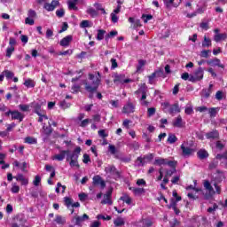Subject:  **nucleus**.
<instances>
[{"mask_svg": "<svg viewBox=\"0 0 227 227\" xmlns=\"http://www.w3.org/2000/svg\"><path fill=\"white\" fill-rule=\"evenodd\" d=\"M82 149L81 147L77 146L70 154V150H60L59 153L55 154L52 156V160H59L61 162L65 160L67 157V160H70L69 166L71 168H79V155H81Z\"/></svg>", "mask_w": 227, "mask_h": 227, "instance_id": "obj_1", "label": "nucleus"}, {"mask_svg": "<svg viewBox=\"0 0 227 227\" xmlns=\"http://www.w3.org/2000/svg\"><path fill=\"white\" fill-rule=\"evenodd\" d=\"M100 82H102V74H100V72H97L96 74L90 73L88 79L83 81L84 90L90 93L89 98H93V93H97Z\"/></svg>", "mask_w": 227, "mask_h": 227, "instance_id": "obj_2", "label": "nucleus"}, {"mask_svg": "<svg viewBox=\"0 0 227 227\" xmlns=\"http://www.w3.org/2000/svg\"><path fill=\"white\" fill-rule=\"evenodd\" d=\"M147 93L148 87L146 86V83L140 84L138 90L135 91V95L139 98L141 106H144L145 107H148L150 105V102L146 101Z\"/></svg>", "mask_w": 227, "mask_h": 227, "instance_id": "obj_3", "label": "nucleus"}, {"mask_svg": "<svg viewBox=\"0 0 227 227\" xmlns=\"http://www.w3.org/2000/svg\"><path fill=\"white\" fill-rule=\"evenodd\" d=\"M105 171L106 175H113L114 176L120 178V172L114 165H108L107 167H106Z\"/></svg>", "mask_w": 227, "mask_h": 227, "instance_id": "obj_4", "label": "nucleus"}, {"mask_svg": "<svg viewBox=\"0 0 227 227\" xmlns=\"http://www.w3.org/2000/svg\"><path fill=\"white\" fill-rule=\"evenodd\" d=\"M58 6H59V1L52 0L51 4L44 3L43 8L47 12H54V10H56V8H58Z\"/></svg>", "mask_w": 227, "mask_h": 227, "instance_id": "obj_5", "label": "nucleus"}, {"mask_svg": "<svg viewBox=\"0 0 227 227\" xmlns=\"http://www.w3.org/2000/svg\"><path fill=\"white\" fill-rule=\"evenodd\" d=\"M204 188L206 189L207 195L206 198H212L214 194H215V191H214V187H212V184L209 181L206 180L204 181Z\"/></svg>", "mask_w": 227, "mask_h": 227, "instance_id": "obj_6", "label": "nucleus"}, {"mask_svg": "<svg viewBox=\"0 0 227 227\" xmlns=\"http://www.w3.org/2000/svg\"><path fill=\"white\" fill-rule=\"evenodd\" d=\"M136 111V105L132 102H128L122 108L124 114H130Z\"/></svg>", "mask_w": 227, "mask_h": 227, "instance_id": "obj_7", "label": "nucleus"}, {"mask_svg": "<svg viewBox=\"0 0 227 227\" xmlns=\"http://www.w3.org/2000/svg\"><path fill=\"white\" fill-rule=\"evenodd\" d=\"M163 2L167 8H178L182 0H163Z\"/></svg>", "mask_w": 227, "mask_h": 227, "instance_id": "obj_8", "label": "nucleus"}, {"mask_svg": "<svg viewBox=\"0 0 227 227\" xmlns=\"http://www.w3.org/2000/svg\"><path fill=\"white\" fill-rule=\"evenodd\" d=\"M112 195L113 192L111 190L107 191L104 195V200L101 201L102 205H113V200H111Z\"/></svg>", "mask_w": 227, "mask_h": 227, "instance_id": "obj_9", "label": "nucleus"}, {"mask_svg": "<svg viewBox=\"0 0 227 227\" xmlns=\"http://www.w3.org/2000/svg\"><path fill=\"white\" fill-rule=\"evenodd\" d=\"M165 107H168V113L169 114H175V113H180V106H178V103H176L172 106H169V104H165Z\"/></svg>", "mask_w": 227, "mask_h": 227, "instance_id": "obj_10", "label": "nucleus"}, {"mask_svg": "<svg viewBox=\"0 0 227 227\" xmlns=\"http://www.w3.org/2000/svg\"><path fill=\"white\" fill-rule=\"evenodd\" d=\"M207 65L211 67H218L219 68H224V65L221 63V59L215 58L207 61Z\"/></svg>", "mask_w": 227, "mask_h": 227, "instance_id": "obj_11", "label": "nucleus"}, {"mask_svg": "<svg viewBox=\"0 0 227 227\" xmlns=\"http://www.w3.org/2000/svg\"><path fill=\"white\" fill-rule=\"evenodd\" d=\"M173 126L176 127L177 129H182L184 125H185V122H184V120L182 119V116L178 115L173 121Z\"/></svg>", "mask_w": 227, "mask_h": 227, "instance_id": "obj_12", "label": "nucleus"}, {"mask_svg": "<svg viewBox=\"0 0 227 227\" xmlns=\"http://www.w3.org/2000/svg\"><path fill=\"white\" fill-rule=\"evenodd\" d=\"M72 40H74V37L69 35L64 37L63 39H61L59 43H60L61 47H68V45H70Z\"/></svg>", "mask_w": 227, "mask_h": 227, "instance_id": "obj_13", "label": "nucleus"}, {"mask_svg": "<svg viewBox=\"0 0 227 227\" xmlns=\"http://www.w3.org/2000/svg\"><path fill=\"white\" fill-rule=\"evenodd\" d=\"M181 150L183 157H190V155H192V149H191V147H185L184 144L181 145Z\"/></svg>", "mask_w": 227, "mask_h": 227, "instance_id": "obj_14", "label": "nucleus"}, {"mask_svg": "<svg viewBox=\"0 0 227 227\" xmlns=\"http://www.w3.org/2000/svg\"><path fill=\"white\" fill-rule=\"evenodd\" d=\"M93 185H101L102 189H104L106 187V182L102 180L100 176H95L93 177Z\"/></svg>", "mask_w": 227, "mask_h": 227, "instance_id": "obj_15", "label": "nucleus"}, {"mask_svg": "<svg viewBox=\"0 0 227 227\" xmlns=\"http://www.w3.org/2000/svg\"><path fill=\"white\" fill-rule=\"evenodd\" d=\"M90 219V216L87 214H83L82 216H76L75 217V224L76 226H81L84 221H88Z\"/></svg>", "mask_w": 227, "mask_h": 227, "instance_id": "obj_16", "label": "nucleus"}, {"mask_svg": "<svg viewBox=\"0 0 227 227\" xmlns=\"http://www.w3.org/2000/svg\"><path fill=\"white\" fill-rule=\"evenodd\" d=\"M207 139H219V131L212 130L206 134Z\"/></svg>", "mask_w": 227, "mask_h": 227, "instance_id": "obj_17", "label": "nucleus"}, {"mask_svg": "<svg viewBox=\"0 0 227 227\" xmlns=\"http://www.w3.org/2000/svg\"><path fill=\"white\" fill-rule=\"evenodd\" d=\"M12 120H19V121H22V120H24V114L19 111H12Z\"/></svg>", "mask_w": 227, "mask_h": 227, "instance_id": "obj_18", "label": "nucleus"}, {"mask_svg": "<svg viewBox=\"0 0 227 227\" xmlns=\"http://www.w3.org/2000/svg\"><path fill=\"white\" fill-rule=\"evenodd\" d=\"M14 178L17 180V182H21V185H27L29 184V181L24 177V175L18 174Z\"/></svg>", "mask_w": 227, "mask_h": 227, "instance_id": "obj_19", "label": "nucleus"}, {"mask_svg": "<svg viewBox=\"0 0 227 227\" xmlns=\"http://www.w3.org/2000/svg\"><path fill=\"white\" fill-rule=\"evenodd\" d=\"M221 108L219 107H211L207 109L210 118H215L217 116V113H219Z\"/></svg>", "mask_w": 227, "mask_h": 227, "instance_id": "obj_20", "label": "nucleus"}, {"mask_svg": "<svg viewBox=\"0 0 227 227\" xmlns=\"http://www.w3.org/2000/svg\"><path fill=\"white\" fill-rule=\"evenodd\" d=\"M194 76L196 77L197 81H201V79H203V67H199L194 72Z\"/></svg>", "mask_w": 227, "mask_h": 227, "instance_id": "obj_21", "label": "nucleus"}, {"mask_svg": "<svg viewBox=\"0 0 227 227\" xmlns=\"http://www.w3.org/2000/svg\"><path fill=\"white\" fill-rule=\"evenodd\" d=\"M54 222L57 223V224H60V225H63L67 223V219L59 215H57L55 216V219H54Z\"/></svg>", "mask_w": 227, "mask_h": 227, "instance_id": "obj_22", "label": "nucleus"}, {"mask_svg": "<svg viewBox=\"0 0 227 227\" xmlns=\"http://www.w3.org/2000/svg\"><path fill=\"white\" fill-rule=\"evenodd\" d=\"M114 224L116 227L124 226L125 219L119 216L114 221Z\"/></svg>", "mask_w": 227, "mask_h": 227, "instance_id": "obj_23", "label": "nucleus"}, {"mask_svg": "<svg viewBox=\"0 0 227 227\" xmlns=\"http://www.w3.org/2000/svg\"><path fill=\"white\" fill-rule=\"evenodd\" d=\"M129 191H132L136 196H140V194H144L145 192V188H135V187H130Z\"/></svg>", "mask_w": 227, "mask_h": 227, "instance_id": "obj_24", "label": "nucleus"}, {"mask_svg": "<svg viewBox=\"0 0 227 227\" xmlns=\"http://www.w3.org/2000/svg\"><path fill=\"white\" fill-rule=\"evenodd\" d=\"M227 39V35L226 34H215L214 36V40L216 43L221 42V40H226Z\"/></svg>", "mask_w": 227, "mask_h": 227, "instance_id": "obj_25", "label": "nucleus"}, {"mask_svg": "<svg viewBox=\"0 0 227 227\" xmlns=\"http://www.w3.org/2000/svg\"><path fill=\"white\" fill-rule=\"evenodd\" d=\"M197 155L200 160L207 159L208 157V152H207L204 149H201L197 153Z\"/></svg>", "mask_w": 227, "mask_h": 227, "instance_id": "obj_26", "label": "nucleus"}, {"mask_svg": "<svg viewBox=\"0 0 227 227\" xmlns=\"http://www.w3.org/2000/svg\"><path fill=\"white\" fill-rule=\"evenodd\" d=\"M23 84L24 86H26V88H35V86H36L35 81L29 78L25 80Z\"/></svg>", "mask_w": 227, "mask_h": 227, "instance_id": "obj_27", "label": "nucleus"}, {"mask_svg": "<svg viewBox=\"0 0 227 227\" xmlns=\"http://www.w3.org/2000/svg\"><path fill=\"white\" fill-rule=\"evenodd\" d=\"M87 13L90 15V17H92L93 19L94 17H98V12H97V10H95L93 7H89L87 9Z\"/></svg>", "mask_w": 227, "mask_h": 227, "instance_id": "obj_28", "label": "nucleus"}, {"mask_svg": "<svg viewBox=\"0 0 227 227\" xmlns=\"http://www.w3.org/2000/svg\"><path fill=\"white\" fill-rule=\"evenodd\" d=\"M167 162H168V159H163V158H158L154 160V164L156 166H166Z\"/></svg>", "mask_w": 227, "mask_h": 227, "instance_id": "obj_29", "label": "nucleus"}, {"mask_svg": "<svg viewBox=\"0 0 227 227\" xmlns=\"http://www.w3.org/2000/svg\"><path fill=\"white\" fill-rule=\"evenodd\" d=\"M176 141H178V138L175 134H168V143H169V145H173L176 143Z\"/></svg>", "mask_w": 227, "mask_h": 227, "instance_id": "obj_30", "label": "nucleus"}, {"mask_svg": "<svg viewBox=\"0 0 227 227\" xmlns=\"http://www.w3.org/2000/svg\"><path fill=\"white\" fill-rule=\"evenodd\" d=\"M25 143H27V145H36L38 141L33 137H25Z\"/></svg>", "mask_w": 227, "mask_h": 227, "instance_id": "obj_31", "label": "nucleus"}, {"mask_svg": "<svg viewBox=\"0 0 227 227\" xmlns=\"http://www.w3.org/2000/svg\"><path fill=\"white\" fill-rule=\"evenodd\" d=\"M212 46V40L210 38L204 36V40L202 42V47H211Z\"/></svg>", "mask_w": 227, "mask_h": 227, "instance_id": "obj_32", "label": "nucleus"}, {"mask_svg": "<svg viewBox=\"0 0 227 227\" xmlns=\"http://www.w3.org/2000/svg\"><path fill=\"white\" fill-rule=\"evenodd\" d=\"M114 84H122L123 83V75L121 74H117L114 76Z\"/></svg>", "mask_w": 227, "mask_h": 227, "instance_id": "obj_33", "label": "nucleus"}, {"mask_svg": "<svg viewBox=\"0 0 227 227\" xmlns=\"http://www.w3.org/2000/svg\"><path fill=\"white\" fill-rule=\"evenodd\" d=\"M146 65V60L139 59L138 65L137 66V72H141L143 70V67Z\"/></svg>", "mask_w": 227, "mask_h": 227, "instance_id": "obj_34", "label": "nucleus"}, {"mask_svg": "<svg viewBox=\"0 0 227 227\" xmlns=\"http://www.w3.org/2000/svg\"><path fill=\"white\" fill-rule=\"evenodd\" d=\"M22 219L20 217H17L14 222L11 224V227H20L22 226Z\"/></svg>", "mask_w": 227, "mask_h": 227, "instance_id": "obj_35", "label": "nucleus"}, {"mask_svg": "<svg viewBox=\"0 0 227 227\" xmlns=\"http://www.w3.org/2000/svg\"><path fill=\"white\" fill-rule=\"evenodd\" d=\"M104 36H106V30L98 29L97 35V40L101 41L104 40Z\"/></svg>", "mask_w": 227, "mask_h": 227, "instance_id": "obj_36", "label": "nucleus"}, {"mask_svg": "<svg viewBox=\"0 0 227 227\" xmlns=\"http://www.w3.org/2000/svg\"><path fill=\"white\" fill-rule=\"evenodd\" d=\"M93 6H94V8H96V10H98V11H99V12H102V13H104L105 15H106V9H104L103 7H102V4H100V3H95L94 4H93Z\"/></svg>", "mask_w": 227, "mask_h": 227, "instance_id": "obj_37", "label": "nucleus"}, {"mask_svg": "<svg viewBox=\"0 0 227 227\" xmlns=\"http://www.w3.org/2000/svg\"><path fill=\"white\" fill-rule=\"evenodd\" d=\"M15 51V48L13 46H10L6 49V58H12V54Z\"/></svg>", "mask_w": 227, "mask_h": 227, "instance_id": "obj_38", "label": "nucleus"}, {"mask_svg": "<svg viewBox=\"0 0 227 227\" xmlns=\"http://www.w3.org/2000/svg\"><path fill=\"white\" fill-rule=\"evenodd\" d=\"M116 35H118V31H111L105 36V40L107 42L109 38H113V36H116Z\"/></svg>", "mask_w": 227, "mask_h": 227, "instance_id": "obj_39", "label": "nucleus"}, {"mask_svg": "<svg viewBox=\"0 0 227 227\" xmlns=\"http://www.w3.org/2000/svg\"><path fill=\"white\" fill-rule=\"evenodd\" d=\"M142 19H143L144 22L146 24V22H148V20H152V19H153V16L152 14H143Z\"/></svg>", "mask_w": 227, "mask_h": 227, "instance_id": "obj_40", "label": "nucleus"}, {"mask_svg": "<svg viewBox=\"0 0 227 227\" xmlns=\"http://www.w3.org/2000/svg\"><path fill=\"white\" fill-rule=\"evenodd\" d=\"M56 15L59 19H63L65 17V9H59L56 11Z\"/></svg>", "mask_w": 227, "mask_h": 227, "instance_id": "obj_41", "label": "nucleus"}, {"mask_svg": "<svg viewBox=\"0 0 227 227\" xmlns=\"http://www.w3.org/2000/svg\"><path fill=\"white\" fill-rule=\"evenodd\" d=\"M121 200L124 203H127V205H130L132 203V199L130 197H129V196L121 197Z\"/></svg>", "mask_w": 227, "mask_h": 227, "instance_id": "obj_42", "label": "nucleus"}, {"mask_svg": "<svg viewBox=\"0 0 227 227\" xmlns=\"http://www.w3.org/2000/svg\"><path fill=\"white\" fill-rule=\"evenodd\" d=\"M40 182H42V177H40V176H35L34 181H33V184L35 187H38V185H40Z\"/></svg>", "mask_w": 227, "mask_h": 227, "instance_id": "obj_43", "label": "nucleus"}, {"mask_svg": "<svg viewBox=\"0 0 227 227\" xmlns=\"http://www.w3.org/2000/svg\"><path fill=\"white\" fill-rule=\"evenodd\" d=\"M169 207L173 208V210H174L175 214H176V215H178V214H180V210H178V208H176V202H171Z\"/></svg>", "mask_w": 227, "mask_h": 227, "instance_id": "obj_44", "label": "nucleus"}, {"mask_svg": "<svg viewBox=\"0 0 227 227\" xmlns=\"http://www.w3.org/2000/svg\"><path fill=\"white\" fill-rule=\"evenodd\" d=\"M4 74L6 77V79H13V72L10 71V70H5L4 71Z\"/></svg>", "mask_w": 227, "mask_h": 227, "instance_id": "obj_45", "label": "nucleus"}, {"mask_svg": "<svg viewBox=\"0 0 227 227\" xmlns=\"http://www.w3.org/2000/svg\"><path fill=\"white\" fill-rule=\"evenodd\" d=\"M166 165H167V166H169V168H172L173 169H176V161L168 160L167 159Z\"/></svg>", "mask_w": 227, "mask_h": 227, "instance_id": "obj_46", "label": "nucleus"}, {"mask_svg": "<svg viewBox=\"0 0 227 227\" xmlns=\"http://www.w3.org/2000/svg\"><path fill=\"white\" fill-rule=\"evenodd\" d=\"M27 17L30 19H35L36 17V12L33 9L28 10Z\"/></svg>", "mask_w": 227, "mask_h": 227, "instance_id": "obj_47", "label": "nucleus"}, {"mask_svg": "<svg viewBox=\"0 0 227 227\" xmlns=\"http://www.w3.org/2000/svg\"><path fill=\"white\" fill-rule=\"evenodd\" d=\"M52 36H54V32L52 31V29L48 28V29L46 30V38H47L48 40H51V38H52Z\"/></svg>", "mask_w": 227, "mask_h": 227, "instance_id": "obj_48", "label": "nucleus"}, {"mask_svg": "<svg viewBox=\"0 0 227 227\" xmlns=\"http://www.w3.org/2000/svg\"><path fill=\"white\" fill-rule=\"evenodd\" d=\"M60 187L62 188V192H65V190L67 189V186L61 184V183H58L56 190H55L57 193H59V188Z\"/></svg>", "mask_w": 227, "mask_h": 227, "instance_id": "obj_49", "label": "nucleus"}, {"mask_svg": "<svg viewBox=\"0 0 227 227\" xmlns=\"http://www.w3.org/2000/svg\"><path fill=\"white\" fill-rule=\"evenodd\" d=\"M97 219H103V221H111V215L105 216L104 215H98Z\"/></svg>", "mask_w": 227, "mask_h": 227, "instance_id": "obj_50", "label": "nucleus"}, {"mask_svg": "<svg viewBox=\"0 0 227 227\" xmlns=\"http://www.w3.org/2000/svg\"><path fill=\"white\" fill-rule=\"evenodd\" d=\"M71 90H72V93H78V91L81 90V85L74 84Z\"/></svg>", "mask_w": 227, "mask_h": 227, "instance_id": "obj_51", "label": "nucleus"}, {"mask_svg": "<svg viewBox=\"0 0 227 227\" xmlns=\"http://www.w3.org/2000/svg\"><path fill=\"white\" fill-rule=\"evenodd\" d=\"M155 107H151L147 109V116L150 118L155 114Z\"/></svg>", "mask_w": 227, "mask_h": 227, "instance_id": "obj_52", "label": "nucleus"}, {"mask_svg": "<svg viewBox=\"0 0 227 227\" xmlns=\"http://www.w3.org/2000/svg\"><path fill=\"white\" fill-rule=\"evenodd\" d=\"M90 121H91V120H90V119H85V120H83V121H81L80 127H82V128L88 127V125L90 124Z\"/></svg>", "mask_w": 227, "mask_h": 227, "instance_id": "obj_53", "label": "nucleus"}, {"mask_svg": "<svg viewBox=\"0 0 227 227\" xmlns=\"http://www.w3.org/2000/svg\"><path fill=\"white\" fill-rule=\"evenodd\" d=\"M32 106L35 109V113H38L42 109V106H40L38 103H32Z\"/></svg>", "mask_w": 227, "mask_h": 227, "instance_id": "obj_54", "label": "nucleus"}, {"mask_svg": "<svg viewBox=\"0 0 227 227\" xmlns=\"http://www.w3.org/2000/svg\"><path fill=\"white\" fill-rule=\"evenodd\" d=\"M25 24H28V26H33L35 24V20L33 18H26Z\"/></svg>", "mask_w": 227, "mask_h": 227, "instance_id": "obj_55", "label": "nucleus"}, {"mask_svg": "<svg viewBox=\"0 0 227 227\" xmlns=\"http://www.w3.org/2000/svg\"><path fill=\"white\" fill-rule=\"evenodd\" d=\"M20 191V187H19V185L13 184L12 187V192H13L14 194L19 193V192Z\"/></svg>", "mask_w": 227, "mask_h": 227, "instance_id": "obj_56", "label": "nucleus"}, {"mask_svg": "<svg viewBox=\"0 0 227 227\" xmlns=\"http://www.w3.org/2000/svg\"><path fill=\"white\" fill-rule=\"evenodd\" d=\"M208 54H210V50H204L200 52L201 58H208Z\"/></svg>", "mask_w": 227, "mask_h": 227, "instance_id": "obj_57", "label": "nucleus"}, {"mask_svg": "<svg viewBox=\"0 0 227 227\" xmlns=\"http://www.w3.org/2000/svg\"><path fill=\"white\" fill-rule=\"evenodd\" d=\"M64 201H65L67 207H72V203H73L72 199L66 197V198H64Z\"/></svg>", "mask_w": 227, "mask_h": 227, "instance_id": "obj_58", "label": "nucleus"}, {"mask_svg": "<svg viewBox=\"0 0 227 227\" xmlns=\"http://www.w3.org/2000/svg\"><path fill=\"white\" fill-rule=\"evenodd\" d=\"M68 4V8L69 10H77V6H75V3L74 2H67Z\"/></svg>", "mask_w": 227, "mask_h": 227, "instance_id": "obj_59", "label": "nucleus"}, {"mask_svg": "<svg viewBox=\"0 0 227 227\" xmlns=\"http://www.w3.org/2000/svg\"><path fill=\"white\" fill-rule=\"evenodd\" d=\"M118 16L114 12L111 13V20L112 22H114V24H116V22H118Z\"/></svg>", "mask_w": 227, "mask_h": 227, "instance_id": "obj_60", "label": "nucleus"}, {"mask_svg": "<svg viewBox=\"0 0 227 227\" xmlns=\"http://www.w3.org/2000/svg\"><path fill=\"white\" fill-rule=\"evenodd\" d=\"M223 97H224V94L223 93V91L218 90L215 94L216 100H221Z\"/></svg>", "mask_w": 227, "mask_h": 227, "instance_id": "obj_61", "label": "nucleus"}, {"mask_svg": "<svg viewBox=\"0 0 227 227\" xmlns=\"http://www.w3.org/2000/svg\"><path fill=\"white\" fill-rule=\"evenodd\" d=\"M20 111L27 112L29 111V106L28 105H20L19 106Z\"/></svg>", "mask_w": 227, "mask_h": 227, "instance_id": "obj_62", "label": "nucleus"}, {"mask_svg": "<svg viewBox=\"0 0 227 227\" xmlns=\"http://www.w3.org/2000/svg\"><path fill=\"white\" fill-rule=\"evenodd\" d=\"M215 179L216 180V182H223V173L218 172L215 176Z\"/></svg>", "mask_w": 227, "mask_h": 227, "instance_id": "obj_63", "label": "nucleus"}, {"mask_svg": "<svg viewBox=\"0 0 227 227\" xmlns=\"http://www.w3.org/2000/svg\"><path fill=\"white\" fill-rule=\"evenodd\" d=\"M100 224H102L100 222L94 221L90 227H100Z\"/></svg>", "mask_w": 227, "mask_h": 227, "instance_id": "obj_64", "label": "nucleus"}]
</instances>
